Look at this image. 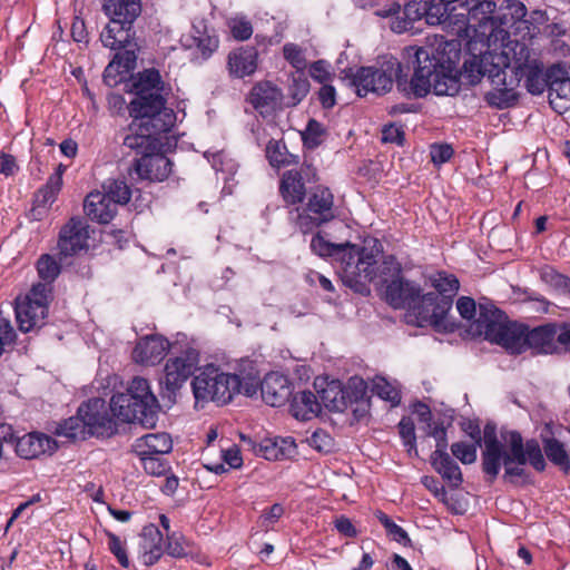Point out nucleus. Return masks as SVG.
Wrapping results in <instances>:
<instances>
[{"mask_svg":"<svg viewBox=\"0 0 570 570\" xmlns=\"http://www.w3.org/2000/svg\"><path fill=\"white\" fill-rule=\"evenodd\" d=\"M414 50L411 61L413 75L407 80L403 75L402 63L391 58L383 68L360 67L353 72L348 69L346 78L355 88L358 97H365L368 92L379 96L389 92L393 82L406 97L424 98L431 91L436 96H455L460 92V80L456 75V62L445 59L444 52L434 53L429 48H412Z\"/></svg>","mask_w":570,"mask_h":570,"instance_id":"f257e3e1","label":"nucleus"},{"mask_svg":"<svg viewBox=\"0 0 570 570\" xmlns=\"http://www.w3.org/2000/svg\"><path fill=\"white\" fill-rule=\"evenodd\" d=\"M510 67L508 55L504 52H481L465 59L460 71L456 70L460 85L462 80L468 86H476L487 77L493 86V90L484 95V100L491 107L507 109L513 107L519 99L514 87L521 77H524V86L531 95H541L549 87L548 69L543 72V66L537 60L519 63L514 68L515 79L507 81V69Z\"/></svg>","mask_w":570,"mask_h":570,"instance_id":"f03ea898","label":"nucleus"},{"mask_svg":"<svg viewBox=\"0 0 570 570\" xmlns=\"http://www.w3.org/2000/svg\"><path fill=\"white\" fill-rule=\"evenodd\" d=\"M134 98L128 105L132 118L129 130L169 132L176 122L175 111L167 107L165 82L156 68L130 75L125 85Z\"/></svg>","mask_w":570,"mask_h":570,"instance_id":"7ed1b4c3","label":"nucleus"},{"mask_svg":"<svg viewBox=\"0 0 570 570\" xmlns=\"http://www.w3.org/2000/svg\"><path fill=\"white\" fill-rule=\"evenodd\" d=\"M311 249L320 257H331L338 263L343 282L355 291L377 276V254L373 249L350 242L332 243L321 232L312 237Z\"/></svg>","mask_w":570,"mask_h":570,"instance_id":"20e7f679","label":"nucleus"},{"mask_svg":"<svg viewBox=\"0 0 570 570\" xmlns=\"http://www.w3.org/2000/svg\"><path fill=\"white\" fill-rule=\"evenodd\" d=\"M159 409L148 380L140 376L131 380L126 392L114 394L110 399V410L119 423L137 422L151 429L157 423Z\"/></svg>","mask_w":570,"mask_h":570,"instance_id":"39448f33","label":"nucleus"},{"mask_svg":"<svg viewBox=\"0 0 570 570\" xmlns=\"http://www.w3.org/2000/svg\"><path fill=\"white\" fill-rule=\"evenodd\" d=\"M445 30L456 35L472 31L475 36L490 37L499 26L504 24L497 14V3L491 0H445Z\"/></svg>","mask_w":570,"mask_h":570,"instance_id":"423d86ee","label":"nucleus"},{"mask_svg":"<svg viewBox=\"0 0 570 570\" xmlns=\"http://www.w3.org/2000/svg\"><path fill=\"white\" fill-rule=\"evenodd\" d=\"M164 132L129 130L124 138V146L135 150V158L129 174L135 173L139 180L164 181L170 173L173 163L160 151Z\"/></svg>","mask_w":570,"mask_h":570,"instance_id":"0eeeda50","label":"nucleus"},{"mask_svg":"<svg viewBox=\"0 0 570 570\" xmlns=\"http://www.w3.org/2000/svg\"><path fill=\"white\" fill-rule=\"evenodd\" d=\"M501 438L508 444V450L503 452L501 459V465L504 466L503 481L512 484H515L518 480L530 483L531 473L523 468L527 463L538 472L546 470L547 462L535 439L524 442L521 433L517 430L502 432Z\"/></svg>","mask_w":570,"mask_h":570,"instance_id":"6e6552de","label":"nucleus"},{"mask_svg":"<svg viewBox=\"0 0 570 570\" xmlns=\"http://www.w3.org/2000/svg\"><path fill=\"white\" fill-rule=\"evenodd\" d=\"M527 325L512 323L508 316L493 303H479V317L475 321V334L484 340L501 345L512 354L524 352Z\"/></svg>","mask_w":570,"mask_h":570,"instance_id":"1a4fd4ad","label":"nucleus"},{"mask_svg":"<svg viewBox=\"0 0 570 570\" xmlns=\"http://www.w3.org/2000/svg\"><path fill=\"white\" fill-rule=\"evenodd\" d=\"M430 282L435 292L423 294V305L417 308V314L435 331L453 332L455 325L448 321V314L460 288L459 279L453 274L438 272L430 277Z\"/></svg>","mask_w":570,"mask_h":570,"instance_id":"9d476101","label":"nucleus"},{"mask_svg":"<svg viewBox=\"0 0 570 570\" xmlns=\"http://www.w3.org/2000/svg\"><path fill=\"white\" fill-rule=\"evenodd\" d=\"M118 420L101 397L82 402L73 415V441L109 439L118 433Z\"/></svg>","mask_w":570,"mask_h":570,"instance_id":"9b49d317","label":"nucleus"},{"mask_svg":"<svg viewBox=\"0 0 570 570\" xmlns=\"http://www.w3.org/2000/svg\"><path fill=\"white\" fill-rule=\"evenodd\" d=\"M382 274H385V271L392 272V279L387 282L384 279L385 291L384 296L385 301L396 309L406 308L411 315L415 316L416 324L419 326L428 325V322H423L421 315L417 314L420 312L417 308L423 305V294L421 286L413 282L405 279L402 276L401 265L395 261L393 256H389L383 263Z\"/></svg>","mask_w":570,"mask_h":570,"instance_id":"f8f14e48","label":"nucleus"},{"mask_svg":"<svg viewBox=\"0 0 570 570\" xmlns=\"http://www.w3.org/2000/svg\"><path fill=\"white\" fill-rule=\"evenodd\" d=\"M335 217L334 195L328 187L321 185L311 189L304 206H296L289 210L291 222L303 234L311 233Z\"/></svg>","mask_w":570,"mask_h":570,"instance_id":"ddd939ff","label":"nucleus"},{"mask_svg":"<svg viewBox=\"0 0 570 570\" xmlns=\"http://www.w3.org/2000/svg\"><path fill=\"white\" fill-rule=\"evenodd\" d=\"M445 0H406L403 4V17H395L391 22V30L396 33L407 31L413 23L422 18L430 26H442L445 30L446 13Z\"/></svg>","mask_w":570,"mask_h":570,"instance_id":"4468645a","label":"nucleus"},{"mask_svg":"<svg viewBox=\"0 0 570 570\" xmlns=\"http://www.w3.org/2000/svg\"><path fill=\"white\" fill-rule=\"evenodd\" d=\"M199 352L187 347L180 355L170 357L165 365V376L160 380V396L169 404L175 403L176 393L198 367Z\"/></svg>","mask_w":570,"mask_h":570,"instance_id":"2eb2a0df","label":"nucleus"},{"mask_svg":"<svg viewBox=\"0 0 570 570\" xmlns=\"http://www.w3.org/2000/svg\"><path fill=\"white\" fill-rule=\"evenodd\" d=\"M55 250V254H42L36 263L39 278L49 284L59 276L62 265L69 264L67 261L71 256V218L62 226Z\"/></svg>","mask_w":570,"mask_h":570,"instance_id":"dca6fc26","label":"nucleus"},{"mask_svg":"<svg viewBox=\"0 0 570 570\" xmlns=\"http://www.w3.org/2000/svg\"><path fill=\"white\" fill-rule=\"evenodd\" d=\"M317 173L312 165L304 164L299 169H289L283 173L279 180V195L287 206L303 204L307 196L306 181H316Z\"/></svg>","mask_w":570,"mask_h":570,"instance_id":"f3484780","label":"nucleus"},{"mask_svg":"<svg viewBox=\"0 0 570 570\" xmlns=\"http://www.w3.org/2000/svg\"><path fill=\"white\" fill-rule=\"evenodd\" d=\"M482 442L484 449L481 454L482 472L489 483H493L501 470V459L507 451L503 443L499 440L497 424L492 421L485 423L483 428Z\"/></svg>","mask_w":570,"mask_h":570,"instance_id":"a211bd4d","label":"nucleus"},{"mask_svg":"<svg viewBox=\"0 0 570 570\" xmlns=\"http://www.w3.org/2000/svg\"><path fill=\"white\" fill-rule=\"evenodd\" d=\"M134 22L135 20L110 19L100 33L102 45L117 52L132 50L137 55L139 46L135 39Z\"/></svg>","mask_w":570,"mask_h":570,"instance_id":"6ab92c4d","label":"nucleus"},{"mask_svg":"<svg viewBox=\"0 0 570 570\" xmlns=\"http://www.w3.org/2000/svg\"><path fill=\"white\" fill-rule=\"evenodd\" d=\"M282 89L269 80L256 82L249 94L248 101L263 117L274 115L285 107Z\"/></svg>","mask_w":570,"mask_h":570,"instance_id":"aec40b11","label":"nucleus"},{"mask_svg":"<svg viewBox=\"0 0 570 570\" xmlns=\"http://www.w3.org/2000/svg\"><path fill=\"white\" fill-rule=\"evenodd\" d=\"M177 342L170 343L160 334L146 335L139 338L132 350V360L142 365L159 364L170 350H176Z\"/></svg>","mask_w":570,"mask_h":570,"instance_id":"412c9836","label":"nucleus"},{"mask_svg":"<svg viewBox=\"0 0 570 570\" xmlns=\"http://www.w3.org/2000/svg\"><path fill=\"white\" fill-rule=\"evenodd\" d=\"M548 98L551 107L561 112L570 107V76L561 63L548 68Z\"/></svg>","mask_w":570,"mask_h":570,"instance_id":"4be33fe9","label":"nucleus"},{"mask_svg":"<svg viewBox=\"0 0 570 570\" xmlns=\"http://www.w3.org/2000/svg\"><path fill=\"white\" fill-rule=\"evenodd\" d=\"M58 446L59 444L53 438L46 433L33 431L17 438L14 451L21 459L32 460L43 454H53Z\"/></svg>","mask_w":570,"mask_h":570,"instance_id":"5701e85b","label":"nucleus"},{"mask_svg":"<svg viewBox=\"0 0 570 570\" xmlns=\"http://www.w3.org/2000/svg\"><path fill=\"white\" fill-rule=\"evenodd\" d=\"M261 393L264 402L271 406L286 404L293 395V383L279 373H268L261 381Z\"/></svg>","mask_w":570,"mask_h":570,"instance_id":"b1692460","label":"nucleus"},{"mask_svg":"<svg viewBox=\"0 0 570 570\" xmlns=\"http://www.w3.org/2000/svg\"><path fill=\"white\" fill-rule=\"evenodd\" d=\"M558 324L547 323L525 330L524 351L532 350L535 354H554L559 352L557 344Z\"/></svg>","mask_w":570,"mask_h":570,"instance_id":"393cba45","label":"nucleus"},{"mask_svg":"<svg viewBox=\"0 0 570 570\" xmlns=\"http://www.w3.org/2000/svg\"><path fill=\"white\" fill-rule=\"evenodd\" d=\"M227 70L230 78L243 79L255 73L258 67V50L254 46H240L227 56Z\"/></svg>","mask_w":570,"mask_h":570,"instance_id":"a878e982","label":"nucleus"},{"mask_svg":"<svg viewBox=\"0 0 570 570\" xmlns=\"http://www.w3.org/2000/svg\"><path fill=\"white\" fill-rule=\"evenodd\" d=\"M137 55L132 50L116 52L104 71V82L109 87H116L127 82L131 71L136 68Z\"/></svg>","mask_w":570,"mask_h":570,"instance_id":"bb28decb","label":"nucleus"},{"mask_svg":"<svg viewBox=\"0 0 570 570\" xmlns=\"http://www.w3.org/2000/svg\"><path fill=\"white\" fill-rule=\"evenodd\" d=\"M86 215L99 224H108L117 214L115 202L100 191H91L87 195L83 203Z\"/></svg>","mask_w":570,"mask_h":570,"instance_id":"cd10ccee","label":"nucleus"},{"mask_svg":"<svg viewBox=\"0 0 570 570\" xmlns=\"http://www.w3.org/2000/svg\"><path fill=\"white\" fill-rule=\"evenodd\" d=\"M14 313L18 327L23 333L41 327L48 315L43 306L32 305L30 302L22 301L21 297L16 299Z\"/></svg>","mask_w":570,"mask_h":570,"instance_id":"c85d7f7f","label":"nucleus"},{"mask_svg":"<svg viewBox=\"0 0 570 570\" xmlns=\"http://www.w3.org/2000/svg\"><path fill=\"white\" fill-rule=\"evenodd\" d=\"M314 386L317 389L321 404H323L330 412H344L347 409L345 401L344 385L333 380L331 382L322 381L318 383L316 380Z\"/></svg>","mask_w":570,"mask_h":570,"instance_id":"c756f323","label":"nucleus"},{"mask_svg":"<svg viewBox=\"0 0 570 570\" xmlns=\"http://www.w3.org/2000/svg\"><path fill=\"white\" fill-rule=\"evenodd\" d=\"M173 440L168 433H148L136 439L132 452L137 455H164L171 451Z\"/></svg>","mask_w":570,"mask_h":570,"instance_id":"7c9ffc66","label":"nucleus"},{"mask_svg":"<svg viewBox=\"0 0 570 570\" xmlns=\"http://www.w3.org/2000/svg\"><path fill=\"white\" fill-rule=\"evenodd\" d=\"M57 178L53 180L48 179L47 183L33 194L32 207L28 214L31 220H41L46 216L49 207L56 202L61 190L57 185Z\"/></svg>","mask_w":570,"mask_h":570,"instance_id":"2f4dec72","label":"nucleus"},{"mask_svg":"<svg viewBox=\"0 0 570 570\" xmlns=\"http://www.w3.org/2000/svg\"><path fill=\"white\" fill-rule=\"evenodd\" d=\"M101 243V230L91 227L81 219L73 217V256L85 253L88 254L90 250Z\"/></svg>","mask_w":570,"mask_h":570,"instance_id":"473e14b6","label":"nucleus"},{"mask_svg":"<svg viewBox=\"0 0 570 570\" xmlns=\"http://www.w3.org/2000/svg\"><path fill=\"white\" fill-rule=\"evenodd\" d=\"M216 380H214L215 389L212 391L215 402L218 405L229 403L234 395L239 393L240 376L237 374L222 372L219 367L215 366Z\"/></svg>","mask_w":570,"mask_h":570,"instance_id":"72a5a7b5","label":"nucleus"},{"mask_svg":"<svg viewBox=\"0 0 570 570\" xmlns=\"http://www.w3.org/2000/svg\"><path fill=\"white\" fill-rule=\"evenodd\" d=\"M289 412L301 421H308L321 413V403L312 391H301L292 395Z\"/></svg>","mask_w":570,"mask_h":570,"instance_id":"f704fd0d","label":"nucleus"},{"mask_svg":"<svg viewBox=\"0 0 570 570\" xmlns=\"http://www.w3.org/2000/svg\"><path fill=\"white\" fill-rule=\"evenodd\" d=\"M432 468L442 476V479L452 489H459L463 482V475L459 464L450 456L444 454L441 456H431Z\"/></svg>","mask_w":570,"mask_h":570,"instance_id":"c9c22d12","label":"nucleus"},{"mask_svg":"<svg viewBox=\"0 0 570 570\" xmlns=\"http://www.w3.org/2000/svg\"><path fill=\"white\" fill-rule=\"evenodd\" d=\"M215 366L207 365L198 375L193 379L191 387L196 405H202L209 401L213 402L214 395L212 391L215 389L214 380H216Z\"/></svg>","mask_w":570,"mask_h":570,"instance_id":"e433bc0d","label":"nucleus"},{"mask_svg":"<svg viewBox=\"0 0 570 570\" xmlns=\"http://www.w3.org/2000/svg\"><path fill=\"white\" fill-rule=\"evenodd\" d=\"M287 94L284 95L285 107L294 108L308 95L311 83L305 72H292L288 77Z\"/></svg>","mask_w":570,"mask_h":570,"instance_id":"4c0bfd02","label":"nucleus"},{"mask_svg":"<svg viewBox=\"0 0 570 570\" xmlns=\"http://www.w3.org/2000/svg\"><path fill=\"white\" fill-rule=\"evenodd\" d=\"M104 9L110 19L136 20L141 12L140 0H105Z\"/></svg>","mask_w":570,"mask_h":570,"instance_id":"58836bf2","label":"nucleus"},{"mask_svg":"<svg viewBox=\"0 0 570 570\" xmlns=\"http://www.w3.org/2000/svg\"><path fill=\"white\" fill-rule=\"evenodd\" d=\"M542 453L547 459L558 466L562 472L569 473L570 471V454L566 450L564 444L556 438L542 439Z\"/></svg>","mask_w":570,"mask_h":570,"instance_id":"ea45409f","label":"nucleus"},{"mask_svg":"<svg viewBox=\"0 0 570 570\" xmlns=\"http://www.w3.org/2000/svg\"><path fill=\"white\" fill-rule=\"evenodd\" d=\"M265 153L269 165L274 168L297 165L299 161V157L291 154L283 140L271 139L266 145Z\"/></svg>","mask_w":570,"mask_h":570,"instance_id":"a19ab883","label":"nucleus"},{"mask_svg":"<svg viewBox=\"0 0 570 570\" xmlns=\"http://www.w3.org/2000/svg\"><path fill=\"white\" fill-rule=\"evenodd\" d=\"M164 551L175 559L187 558L193 554V544L183 533L175 531L166 534Z\"/></svg>","mask_w":570,"mask_h":570,"instance_id":"79ce46f5","label":"nucleus"},{"mask_svg":"<svg viewBox=\"0 0 570 570\" xmlns=\"http://www.w3.org/2000/svg\"><path fill=\"white\" fill-rule=\"evenodd\" d=\"M102 187L104 194L115 202L117 208L118 205H126L130 200L131 189L122 179H109Z\"/></svg>","mask_w":570,"mask_h":570,"instance_id":"37998d69","label":"nucleus"},{"mask_svg":"<svg viewBox=\"0 0 570 570\" xmlns=\"http://www.w3.org/2000/svg\"><path fill=\"white\" fill-rule=\"evenodd\" d=\"M344 393L347 407L361 401H368L367 384L360 376H352L348 380L347 384L344 385Z\"/></svg>","mask_w":570,"mask_h":570,"instance_id":"c03bdc74","label":"nucleus"},{"mask_svg":"<svg viewBox=\"0 0 570 570\" xmlns=\"http://www.w3.org/2000/svg\"><path fill=\"white\" fill-rule=\"evenodd\" d=\"M375 515L381 524L385 528L389 537L404 547H412V540L402 527L397 525L387 514L382 511H377Z\"/></svg>","mask_w":570,"mask_h":570,"instance_id":"a18cd8bd","label":"nucleus"},{"mask_svg":"<svg viewBox=\"0 0 570 570\" xmlns=\"http://www.w3.org/2000/svg\"><path fill=\"white\" fill-rule=\"evenodd\" d=\"M399 434L410 456H417L415 425L410 416H403L397 424Z\"/></svg>","mask_w":570,"mask_h":570,"instance_id":"49530a36","label":"nucleus"},{"mask_svg":"<svg viewBox=\"0 0 570 570\" xmlns=\"http://www.w3.org/2000/svg\"><path fill=\"white\" fill-rule=\"evenodd\" d=\"M51 293L52 284L41 281L37 284H33L29 293L24 297H21V299L24 302H30L32 305L40 304L48 313V305L51 298Z\"/></svg>","mask_w":570,"mask_h":570,"instance_id":"de8ad7c7","label":"nucleus"},{"mask_svg":"<svg viewBox=\"0 0 570 570\" xmlns=\"http://www.w3.org/2000/svg\"><path fill=\"white\" fill-rule=\"evenodd\" d=\"M326 134V130L320 121L311 118L307 121L305 130L302 132V140L304 147L307 149H315L322 144V137Z\"/></svg>","mask_w":570,"mask_h":570,"instance_id":"09e8293b","label":"nucleus"},{"mask_svg":"<svg viewBox=\"0 0 570 570\" xmlns=\"http://www.w3.org/2000/svg\"><path fill=\"white\" fill-rule=\"evenodd\" d=\"M146 473L155 476L166 475L170 471L169 462L161 455H138Z\"/></svg>","mask_w":570,"mask_h":570,"instance_id":"8fccbe9b","label":"nucleus"},{"mask_svg":"<svg viewBox=\"0 0 570 570\" xmlns=\"http://www.w3.org/2000/svg\"><path fill=\"white\" fill-rule=\"evenodd\" d=\"M283 56L285 60L295 68L294 72H305L306 58L303 49L293 42L285 43L283 47Z\"/></svg>","mask_w":570,"mask_h":570,"instance_id":"3c124183","label":"nucleus"},{"mask_svg":"<svg viewBox=\"0 0 570 570\" xmlns=\"http://www.w3.org/2000/svg\"><path fill=\"white\" fill-rule=\"evenodd\" d=\"M372 391L384 401H389L392 405H397L401 402V393L384 377H376L373 381Z\"/></svg>","mask_w":570,"mask_h":570,"instance_id":"603ef678","label":"nucleus"},{"mask_svg":"<svg viewBox=\"0 0 570 570\" xmlns=\"http://www.w3.org/2000/svg\"><path fill=\"white\" fill-rule=\"evenodd\" d=\"M500 10H505L507 12L500 14L502 21H504V24H508L509 22H517L523 20V18L528 13V9L525 4L522 2V0L511 1V2H503L500 7Z\"/></svg>","mask_w":570,"mask_h":570,"instance_id":"864d4df0","label":"nucleus"},{"mask_svg":"<svg viewBox=\"0 0 570 570\" xmlns=\"http://www.w3.org/2000/svg\"><path fill=\"white\" fill-rule=\"evenodd\" d=\"M140 549L163 548L164 535L158 527L154 523L145 525L140 533Z\"/></svg>","mask_w":570,"mask_h":570,"instance_id":"5fc2aeb1","label":"nucleus"},{"mask_svg":"<svg viewBox=\"0 0 570 570\" xmlns=\"http://www.w3.org/2000/svg\"><path fill=\"white\" fill-rule=\"evenodd\" d=\"M295 442L293 439H282L281 444L277 441L273 443L272 446H265V458L268 460H278L279 458L289 456L293 452H295Z\"/></svg>","mask_w":570,"mask_h":570,"instance_id":"6e6d98bb","label":"nucleus"},{"mask_svg":"<svg viewBox=\"0 0 570 570\" xmlns=\"http://www.w3.org/2000/svg\"><path fill=\"white\" fill-rule=\"evenodd\" d=\"M479 446L475 443L455 442L451 445V452L463 464H472L476 461V450Z\"/></svg>","mask_w":570,"mask_h":570,"instance_id":"4d7b16f0","label":"nucleus"},{"mask_svg":"<svg viewBox=\"0 0 570 570\" xmlns=\"http://www.w3.org/2000/svg\"><path fill=\"white\" fill-rule=\"evenodd\" d=\"M381 141L383 144H395L403 146L405 142V132L402 125L391 122L382 128Z\"/></svg>","mask_w":570,"mask_h":570,"instance_id":"13d9d810","label":"nucleus"},{"mask_svg":"<svg viewBox=\"0 0 570 570\" xmlns=\"http://www.w3.org/2000/svg\"><path fill=\"white\" fill-rule=\"evenodd\" d=\"M194 40L204 59H208L217 50L219 45L218 37L209 35L207 31L198 37H194Z\"/></svg>","mask_w":570,"mask_h":570,"instance_id":"bf43d9fd","label":"nucleus"},{"mask_svg":"<svg viewBox=\"0 0 570 570\" xmlns=\"http://www.w3.org/2000/svg\"><path fill=\"white\" fill-rule=\"evenodd\" d=\"M543 278L550 283L556 289L570 297V277L558 273L553 268L544 271Z\"/></svg>","mask_w":570,"mask_h":570,"instance_id":"052dcab7","label":"nucleus"},{"mask_svg":"<svg viewBox=\"0 0 570 570\" xmlns=\"http://www.w3.org/2000/svg\"><path fill=\"white\" fill-rule=\"evenodd\" d=\"M230 32L238 41L248 40L253 35V26L246 18H235L229 22Z\"/></svg>","mask_w":570,"mask_h":570,"instance_id":"680f3d73","label":"nucleus"},{"mask_svg":"<svg viewBox=\"0 0 570 570\" xmlns=\"http://www.w3.org/2000/svg\"><path fill=\"white\" fill-rule=\"evenodd\" d=\"M109 551L116 557L121 567H129V558L120 538L111 532H107Z\"/></svg>","mask_w":570,"mask_h":570,"instance_id":"e2e57ef3","label":"nucleus"},{"mask_svg":"<svg viewBox=\"0 0 570 570\" xmlns=\"http://www.w3.org/2000/svg\"><path fill=\"white\" fill-rule=\"evenodd\" d=\"M312 448L320 452H330L333 448L332 436L323 429L315 430L308 439Z\"/></svg>","mask_w":570,"mask_h":570,"instance_id":"0e129e2a","label":"nucleus"},{"mask_svg":"<svg viewBox=\"0 0 570 570\" xmlns=\"http://www.w3.org/2000/svg\"><path fill=\"white\" fill-rule=\"evenodd\" d=\"M429 435L435 439V451L431 454V456H441L448 454V438L446 430L443 424H436L435 426H431L429 431Z\"/></svg>","mask_w":570,"mask_h":570,"instance_id":"69168bd1","label":"nucleus"},{"mask_svg":"<svg viewBox=\"0 0 570 570\" xmlns=\"http://www.w3.org/2000/svg\"><path fill=\"white\" fill-rule=\"evenodd\" d=\"M456 309L462 318L466 321H476V313L479 314V308L476 309V303L472 297L461 296L456 301ZM475 326V323L473 324Z\"/></svg>","mask_w":570,"mask_h":570,"instance_id":"338daca9","label":"nucleus"},{"mask_svg":"<svg viewBox=\"0 0 570 570\" xmlns=\"http://www.w3.org/2000/svg\"><path fill=\"white\" fill-rule=\"evenodd\" d=\"M454 150L451 145L448 144H433L431 146V160L435 165H442L451 159Z\"/></svg>","mask_w":570,"mask_h":570,"instance_id":"774afa93","label":"nucleus"}]
</instances>
